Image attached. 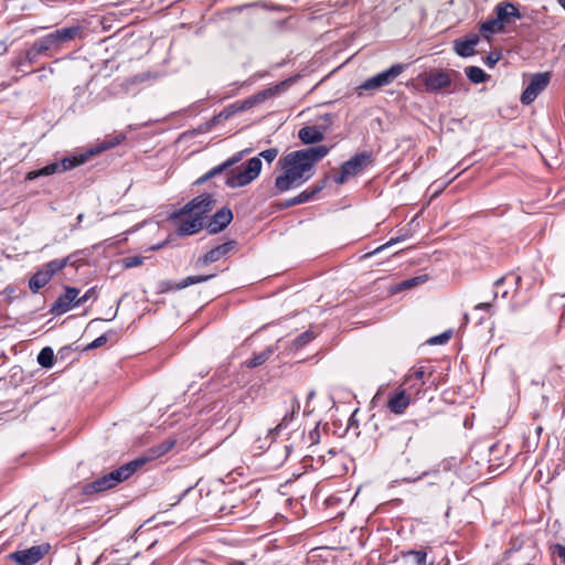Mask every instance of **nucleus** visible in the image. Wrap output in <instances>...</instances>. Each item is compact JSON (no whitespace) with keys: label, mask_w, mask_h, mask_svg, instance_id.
I'll use <instances>...</instances> for the list:
<instances>
[{"label":"nucleus","mask_w":565,"mask_h":565,"mask_svg":"<svg viewBox=\"0 0 565 565\" xmlns=\"http://www.w3.org/2000/svg\"><path fill=\"white\" fill-rule=\"evenodd\" d=\"M326 186V180L321 182V184H317L310 189H307L305 191H302L301 193H299V199H300V202L301 204L302 203H307L309 202L310 200H312L319 192L322 191V189Z\"/></svg>","instance_id":"33"},{"label":"nucleus","mask_w":565,"mask_h":565,"mask_svg":"<svg viewBox=\"0 0 565 565\" xmlns=\"http://www.w3.org/2000/svg\"><path fill=\"white\" fill-rule=\"evenodd\" d=\"M416 424L413 422L403 423L388 431L387 438L397 451H404L413 438Z\"/></svg>","instance_id":"11"},{"label":"nucleus","mask_w":565,"mask_h":565,"mask_svg":"<svg viewBox=\"0 0 565 565\" xmlns=\"http://www.w3.org/2000/svg\"><path fill=\"white\" fill-rule=\"evenodd\" d=\"M275 90L273 88L264 89L263 92L253 95L244 100L236 102L237 107L236 109H239V111H244L247 109H250L255 105L263 103L268 97H271L274 95Z\"/></svg>","instance_id":"22"},{"label":"nucleus","mask_w":565,"mask_h":565,"mask_svg":"<svg viewBox=\"0 0 565 565\" xmlns=\"http://www.w3.org/2000/svg\"><path fill=\"white\" fill-rule=\"evenodd\" d=\"M214 276H215L214 274L188 276L186 278L182 279L179 284H177L175 289L181 290L191 285L207 281V280L212 279Z\"/></svg>","instance_id":"30"},{"label":"nucleus","mask_w":565,"mask_h":565,"mask_svg":"<svg viewBox=\"0 0 565 565\" xmlns=\"http://www.w3.org/2000/svg\"><path fill=\"white\" fill-rule=\"evenodd\" d=\"M96 298H97V287H92L82 297L77 296V300L74 303L77 305V307H79V306L84 305L85 302H87L88 300H90V299L95 300Z\"/></svg>","instance_id":"41"},{"label":"nucleus","mask_w":565,"mask_h":565,"mask_svg":"<svg viewBox=\"0 0 565 565\" xmlns=\"http://www.w3.org/2000/svg\"><path fill=\"white\" fill-rule=\"evenodd\" d=\"M557 2L565 11V0H557Z\"/></svg>","instance_id":"60"},{"label":"nucleus","mask_w":565,"mask_h":565,"mask_svg":"<svg viewBox=\"0 0 565 565\" xmlns=\"http://www.w3.org/2000/svg\"><path fill=\"white\" fill-rule=\"evenodd\" d=\"M374 162L373 153L370 151H362L353 156L350 160L341 164V171L333 177L338 184L345 183L350 178L356 177L364 172V170L372 166Z\"/></svg>","instance_id":"5"},{"label":"nucleus","mask_w":565,"mask_h":565,"mask_svg":"<svg viewBox=\"0 0 565 565\" xmlns=\"http://www.w3.org/2000/svg\"><path fill=\"white\" fill-rule=\"evenodd\" d=\"M508 292H509L508 290H504V291L502 292V297H505V296L508 295Z\"/></svg>","instance_id":"62"},{"label":"nucleus","mask_w":565,"mask_h":565,"mask_svg":"<svg viewBox=\"0 0 565 565\" xmlns=\"http://www.w3.org/2000/svg\"><path fill=\"white\" fill-rule=\"evenodd\" d=\"M490 308H491L490 302H480L475 307V309H477V310H490Z\"/></svg>","instance_id":"52"},{"label":"nucleus","mask_w":565,"mask_h":565,"mask_svg":"<svg viewBox=\"0 0 565 565\" xmlns=\"http://www.w3.org/2000/svg\"><path fill=\"white\" fill-rule=\"evenodd\" d=\"M79 289L76 287H65V292L61 295L51 308V312L55 316L63 315L72 308L77 307L74 302L77 300Z\"/></svg>","instance_id":"13"},{"label":"nucleus","mask_w":565,"mask_h":565,"mask_svg":"<svg viewBox=\"0 0 565 565\" xmlns=\"http://www.w3.org/2000/svg\"><path fill=\"white\" fill-rule=\"evenodd\" d=\"M275 352V349L273 347L266 348L260 353L254 354L252 359L246 361V366L249 369H254L257 366L263 365Z\"/></svg>","instance_id":"26"},{"label":"nucleus","mask_w":565,"mask_h":565,"mask_svg":"<svg viewBox=\"0 0 565 565\" xmlns=\"http://www.w3.org/2000/svg\"><path fill=\"white\" fill-rule=\"evenodd\" d=\"M146 462L145 459H135L130 462L122 465L121 467L106 473L108 480L113 487L127 480L132 473L137 471Z\"/></svg>","instance_id":"14"},{"label":"nucleus","mask_w":565,"mask_h":565,"mask_svg":"<svg viewBox=\"0 0 565 565\" xmlns=\"http://www.w3.org/2000/svg\"><path fill=\"white\" fill-rule=\"evenodd\" d=\"M553 553L556 554L565 565V546L562 544H555L553 546Z\"/></svg>","instance_id":"48"},{"label":"nucleus","mask_w":565,"mask_h":565,"mask_svg":"<svg viewBox=\"0 0 565 565\" xmlns=\"http://www.w3.org/2000/svg\"><path fill=\"white\" fill-rule=\"evenodd\" d=\"M318 435L317 428H315L312 431H310V440L311 443L316 441V436Z\"/></svg>","instance_id":"56"},{"label":"nucleus","mask_w":565,"mask_h":565,"mask_svg":"<svg viewBox=\"0 0 565 565\" xmlns=\"http://www.w3.org/2000/svg\"><path fill=\"white\" fill-rule=\"evenodd\" d=\"M38 363L45 369H51L54 364V351L51 347L43 348L38 354Z\"/></svg>","instance_id":"29"},{"label":"nucleus","mask_w":565,"mask_h":565,"mask_svg":"<svg viewBox=\"0 0 565 565\" xmlns=\"http://www.w3.org/2000/svg\"><path fill=\"white\" fill-rule=\"evenodd\" d=\"M405 557L412 556L416 565H428L427 553L423 550H411L404 554Z\"/></svg>","instance_id":"37"},{"label":"nucleus","mask_w":565,"mask_h":565,"mask_svg":"<svg viewBox=\"0 0 565 565\" xmlns=\"http://www.w3.org/2000/svg\"><path fill=\"white\" fill-rule=\"evenodd\" d=\"M114 488L110 483V481L108 480L107 476L104 475L103 477L100 478H97L96 480L89 482V483H86L84 487H83V492L85 494H93V493H98V492H103V491H106L108 489H111Z\"/></svg>","instance_id":"24"},{"label":"nucleus","mask_w":565,"mask_h":565,"mask_svg":"<svg viewBox=\"0 0 565 565\" xmlns=\"http://www.w3.org/2000/svg\"><path fill=\"white\" fill-rule=\"evenodd\" d=\"M494 13L495 18L503 28L522 18L519 4L510 0H503L497 3L494 7Z\"/></svg>","instance_id":"12"},{"label":"nucleus","mask_w":565,"mask_h":565,"mask_svg":"<svg viewBox=\"0 0 565 565\" xmlns=\"http://www.w3.org/2000/svg\"><path fill=\"white\" fill-rule=\"evenodd\" d=\"M173 445H174V441L170 443L168 446L164 447V449L160 454L168 451Z\"/></svg>","instance_id":"57"},{"label":"nucleus","mask_w":565,"mask_h":565,"mask_svg":"<svg viewBox=\"0 0 565 565\" xmlns=\"http://www.w3.org/2000/svg\"><path fill=\"white\" fill-rule=\"evenodd\" d=\"M233 220V212L230 207L223 206L222 209L217 210L214 215L211 217L210 222L206 225L207 231L211 234H217L222 232L224 228L227 227V225Z\"/></svg>","instance_id":"15"},{"label":"nucleus","mask_w":565,"mask_h":565,"mask_svg":"<svg viewBox=\"0 0 565 565\" xmlns=\"http://www.w3.org/2000/svg\"><path fill=\"white\" fill-rule=\"evenodd\" d=\"M51 280L50 276L39 268L29 280V288L32 292H38Z\"/></svg>","instance_id":"25"},{"label":"nucleus","mask_w":565,"mask_h":565,"mask_svg":"<svg viewBox=\"0 0 565 565\" xmlns=\"http://www.w3.org/2000/svg\"><path fill=\"white\" fill-rule=\"evenodd\" d=\"M83 217H84V214H78L77 217H76V224L73 226V230L77 228L81 224V222L83 221Z\"/></svg>","instance_id":"55"},{"label":"nucleus","mask_w":565,"mask_h":565,"mask_svg":"<svg viewBox=\"0 0 565 565\" xmlns=\"http://www.w3.org/2000/svg\"><path fill=\"white\" fill-rule=\"evenodd\" d=\"M215 204L216 200L214 199L213 194L203 193L188 202L182 209L174 213V216L178 217L181 215L190 214L202 217L203 220L204 215L211 212Z\"/></svg>","instance_id":"6"},{"label":"nucleus","mask_w":565,"mask_h":565,"mask_svg":"<svg viewBox=\"0 0 565 565\" xmlns=\"http://www.w3.org/2000/svg\"><path fill=\"white\" fill-rule=\"evenodd\" d=\"M236 107H237V104L235 102L234 104L225 107L218 115L214 116L211 121L213 124H218V122L230 119L235 114L239 113V109H236Z\"/></svg>","instance_id":"31"},{"label":"nucleus","mask_w":565,"mask_h":565,"mask_svg":"<svg viewBox=\"0 0 565 565\" xmlns=\"http://www.w3.org/2000/svg\"><path fill=\"white\" fill-rule=\"evenodd\" d=\"M125 135L120 134L115 137H110L105 139L99 146H97L95 149H90L89 151L85 153H81L78 156L73 157H66L63 158L60 161H54L52 163H49L47 166L38 169L32 170L26 173L25 181H32L40 177H49L55 173H61L67 170H71L75 167H78L83 163H85L89 157L99 153L100 151L111 149L118 145H120L125 140Z\"/></svg>","instance_id":"2"},{"label":"nucleus","mask_w":565,"mask_h":565,"mask_svg":"<svg viewBox=\"0 0 565 565\" xmlns=\"http://www.w3.org/2000/svg\"><path fill=\"white\" fill-rule=\"evenodd\" d=\"M191 490V488H188L185 489V491H183V493L180 495V498L178 499L177 502H180V500Z\"/></svg>","instance_id":"58"},{"label":"nucleus","mask_w":565,"mask_h":565,"mask_svg":"<svg viewBox=\"0 0 565 565\" xmlns=\"http://www.w3.org/2000/svg\"><path fill=\"white\" fill-rule=\"evenodd\" d=\"M504 28L500 24L497 18H489L480 25V32L484 38H489L488 34L502 32Z\"/></svg>","instance_id":"27"},{"label":"nucleus","mask_w":565,"mask_h":565,"mask_svg":"<svg viewBox=\"0 0 565 565\" xmlns=\"http://www.w3.org/2000/svg\"><path fill=\"white\" fill-rule=\"evenodd\" d=\"M298 204H301V202H300L299 195H296L291 199H287L284 202H280L278 205L280 209H287V207H291V206H295Z\"/></svg>","instance_id":"45"},{"label":"nucleus","mask_w":565,"mask_h":565,"mask_svg":"<svg viewBox=\"0 0 565 565\" xmlns=\"http://www.w3.org/2000/svg\"><path fill=\"white\" fill-rule=\"evenodd\" d=\"M115 335H116V331L109 330V331L103 333L102 335H99L98 338H96L93 342H90L86 349L92 350V349L100 348L104 344H106L108 342V340L114 338Z\"/></svg>","instance_id":"36"},{"label":"nucleus","mask_w":565,"mask_h":565,"mask_svg":"<svg viewBox=\"0 0 565 565\" xmlns=\"http://www.w3.org/2000/svg\"><path fill=\"white\" fill-rule=\"evenodd\" d=\"M330 151L324 145L296 150L281 157L277 166L284 172L275 179L271 195L276 196L298 188L313 175V166Z\"/></svg>","instance_id":"1"},{"label":"nucleus","mask_w":565,"mask_h":565,"mask_svg":"<svg viewBox=\"0 0 565 565\" xmlns=\"http://www.w3.org/2000/svg\"><path fill=\"white\" fill-rule=\"evenodd\" d=\"M70 351H71V347H64L57 352V355L61 358H64L68 354Z\"/></svg>","instance_id":"53"},{"label":"nucleus","mask_w":565,"mask_h":565,"mask_svg":"<svg viewBox=\"0 0 565 565\" xmlns=\"http://www.w3.org/2000/svg\"><path fill=\"white\" fill-rule=\"evenodd\" d=\"M465 74L468 79L473 84H480L489 78V75L478 66H468L465 68Z\"/></svg>","instance_id":"28"},{"label":"nucleus","mask_w":565,"mask_h":565,"mask_svg":"<svg viewBox=\"0 0 565 565\" xmlns=\"http://www.w3.org/2000/svg\"><path fill=\"white\" fill-rule=\"evenodd\" d=\"M192 217L189 220H182L178 226V234L181 236L192 235L198 233L203 228V220L202 217H198L195 215H191Z\"/></svg>","instance_id":"23"},{"label":"nucleus","mask_w":565,"mask_h":565,"mask_svg":"<svg viewBox=\"0 0 565 565\" xmlns=\"http://www.w3.org/2000/svg\"><path fill=\"white\" fill-rule=\"evenodd\" d=\"M521 282V276L515 274H508L505 276H502L494 282V288H499L503 284H508L509 286H514L515 288L519 287Z\"/></svg>","instance_id":"35"},{"label":"nucleus","mask_w":565,"mask_h":565,"mask_svg":"<svg viewBox=\"0 0 565 565\" xmlns=\"http://www.w3.org/2000/svg\"><path fill=\"white\" fill-rule=\"evenodd\" d=\"M411 403L405 390H396L387 401V407L393 414H403Z\"/></svg>","instance_id":"19"},{"label":"nucleus","mask_w":565,"mask_h":565,"mask_svg":"<svg viewBox=\"0 0 565 565\" xmlns=\"http://www.w3.org/2000/svg\"><path fill=\"white\" fill-rule=\"evenodd\" d=\"M457 175H458V174H456V175H455V177H452L451 179H449V180H447V181H444V182H441L440 184H438V190H437V192H438L439 190L444 189V188H445L449 182H451V180H452V179H455Z\"/></svg>","instance_id":"54"},{"label":"nucleus","mask_w":565,"mask_h":565,"mask_svg":"<svg viewBox=\"0 0 565 565\" xmlns=\"http://www.w3.org/2000/svg\"><path fill=\"white\" fill-rule=\"evenodd\" d=\"M327 126H305L298 131V138L305 145H313L324 139Z\"/></svg>","instance_id":"18"},{"label":"nucleus","mask_w":565,"mask_h":565,"mask_svg":"<svg viewBox=\"0 0 565 565\" xmlns=\"http://www.w3.org/2000/svg\"><path fill=\"white\" fill-rule=\"evenodd\" d=\"M456 75V71H431L424 75L423 83L425 85L426 92L428 93H437L441 89H446L450 87L452 79L451 75Z\"/></svg>","instance_id":"10"},{"label":"nucleus","mask_w":565,"mask_h":565,"mask_svg":"<svg viewBox=\"0 0 565 565\" xmlns=\"http://www.w3.org/2000/svg\"><path fill=\"white\" fill-rule=\"evenodd\" d=\"M82 33V28L78 25L56 29L55 31L40 38L34 43L43 55L49 53L58 52L66 42L74 40Z\"/></svg>","instance_id":"4"},{"label":"nucleus","mask_w":565,"mask_h":565,"mask_svg":"<svg viewBox=\"0 0 565 565\" xmlns=\"http://www.w3.org/2000/svg\"><path fill=\"white\" fill-rule=\"evenodd\" d=\"M249 152V149H245L243 151H239L238 153L234 154L233 157L228 158L226 161H224L228 168L233 167L237 162H239L245 153Z\"/></svg>","instance_id":"44"},{"label":"nucleus","mask_w":565,"mask_h":565,"mask_svg":"<svg viewBox=\"0 0 565 565\" xmlns=\"http://www.w3.org/2000/svg\"><path fill=\"white\" fill-rule=\"evenodd\" d=\"M316 335L317 334L311 330L302 332L294 340V348L297 350L303 348L309 342H311L316 338Z\"/></svg>","instance_id":"34"},{"label":"nucleus","mask_w":565,"mask_h":565,"mask_svg":"<svg viewBox=\"0 0 565 565\" xmlns=\"http://www.w3.org/2000/svg\"><path fill=\"white\" fill-rule=\"evenodd\" d=\"M50 547V544L34 545L9 554V558L19 565H34L49 553Z\"/></svg>","instance_id":"9"},{"label":"nucleus","mask_w":565,"mask_h":565,"mask_svg":"<svg viewBox=\"0 0 565 565\" xmlns=\"http://www.w3.org/2000/svg\"><path fill=\"white\" fill-rule=\"evenodd\" d=\"M501 58V53H498V52H490L486 57H484V63L487 66L489 67H493L498 62L499 60Z\"/></svg>","instance_id":"43"},{"label":"nucleus","mask_w":565,"mask_h":565,"mask_svg":"<svg viewBox=\"0 0 565 565\" xmlns=\"http://www.w3.org/2000/svg\"><path fill=\"white\" fill-rule=\"evenodd\" d=\"M145 257L142 256H128L121 259L122 268L129 269L138 267L143 264Z\"/></svg>","instance_id":"39"},{"label":"nucleus","mask_w":565,"mask_h":565,"mask_svg":"<svg viewBox=\"0 0 565 565\" xmlns=\"http://www.w3.org/2000/svg\"><path fill=\"white\" fill-rule=\"evenodd\" d=\"M315 395V392H310L309 395H308V398H312Z\"/></svg>","instance_id":"61"},{"label":"nucleus","mask_w":565,"mask_h":565,"mask_svg":"<svg viewBox=\"0 0 565 565\" xmlns=\"http://www.w3.org/2000/svg\"><path fill=\"white\" fill-rule=\"evenodd\" d=\"M401 238L399 237H396V238H391L386 244H384L383 246L379 247L375 252H380L381 249H384L386 248L387 246H391L397 242H399Z\"/></svg>","instance_id":"51"},{"label":"nucleus","mask_w":565,"mask_h":565,"mask_svg":"<svg viewBox=\"0 0 565 565\" xmlns=\"http://www.w3.org/2000/svg\"><path fill=\"white\" fill-rule=\"evenodd\" d=\"M427 280V276L426 275H422V276H417V277H413V278H409V279H405L403 280L399 285H398V290H404V289H409V288H413L419 284H423Z\"/></svg>","instance_id":"38"},{"label":"nucleus","mask_w":565,"mask_h":565,"mask_svg":"<svg viewBox=\"0 0 565 565\" xmlns=\"http://www.w3.org/2000/svg\"><path fill=\"white\" fill-rule=\"evenodd\" d=\"M210 179H212V177L210 175L209 171L203 174L202 177H200L196 181H195V184H203L204 182L209 181Z\"/></svg>","instance_id":"50"},{"label":"nucleus","mask_w":565,"mask_h":565,"mask_svg":"<svg viewBox=\"0 0 565 565\" xmlns=\"http://www.w3.org/2000/svg\"><path fill=\"white\" fill-rule=\"evenodd\" d=\"M428 565H433V563L428 564Z\"/></svg>","instance_id":"64"},{"label":"nucleus","mask_w":565,"mask_h":565,"mask_svg":"<svg viewBox=\"0 0 565 565\" xmlns=\"http://www.w3.org/2000/svg\"><path fill=\"white\" fill-rule=\"evenodd\" d=\"M75 256H76V254H71V255H68V256H66L64 258H61L60 260H64L65 262V267L68 266V265L70 266H74L75 262H76Z\"/></svg>","instance_id":"49"},{"label":"nucleus","mask_w":565,"mask_h":565,"mask_svg":"<svg viewBox=\"0 0 565 565\" xmlns=\"http://www.w3.org/2000/svg\"><path fill=\"white\" fill-rule=\"evenodd\" d=\"M425 375L424 367H419L414 373L408 375L405 380V382H411L412 380L422 381Z\"/></svg>","instance_id":"47"},{"label":"nucleus","mask_w":565,"mask_h":565,"mask_svg":"<svg viewBox=\"0 0 565 565\" xmlns=\"http://www.w3.org/2000/svg\"><path fill=\"white\" fill-rule=\"evenodd\" d=\"M404 71V65L394 64L390 68L365 79L359 87V90H374L392 84Z\"/></svg>","instance_id":"7"},{"label":"nucleus","mask_w":565,"mask_h":565,"mask_svg":"<svg viewBox=\"0 0 565 565\" xmlns=\"http://www.w3.org/2000/svg\"><path fill=\"white\" fill-rule=\"evenodd\" d=\"M299 408V401L297 399V397H294L291 411L282 417L280 423L275 428L268 430L267 437L270 438V443L275 440L276 436L279 434L280 430L288 427V425L294 420L295 415L296 413H298Z\"/></svg>","instance_id":"21"},{"label":"nucleus","mask_w":565,"mask_h":565,"mask_svg":"<svg viewBox=\"0 0 565 565\" xmlns=\"http://www.w3.org/2000/svg\"><path fill=\"white\" fill-rule=\"evenodd\" d=\"M451 335H452V331L447 330L438 335L430 338L427 342L431 345L445 344L450 340Z\"/></svg>","instance_id":"40"},{"label":"nucleus","mask_w":565,"mask_h":565,"mask_svg":"<svg viewBox=\"0 0 565 565\" xmlns=\"http://www.w3.org/2000/svg\"><path fill=\"white\" fill-rule=\"evenodd\" d=\"M44 273H46L50 278L52 279V277L61 271L63 268H65V262L64 260H60V259H53L44 265H42L40 267Z\"/></svg>","instance_id":"32"},{"label":"nucleus","mask_w":565,"mask_h":565,"mask_svg":"<svg viewBox=\"0 0 565 565\" xmlns=\"http://www.w3.org/2000/svg\"><path fill=\"white\" fill-rule=\"evenodd\" d=\"M562 297H565V294H564V295H562Z\"/></svg>","instance_id":"63"},{"label":"nucleus","mask_w":565,"mask_h":565,"mask_svg":"<svg viewBox=\"0 0 565 565\" xmlns=\"http://www.w3.org/2000/svg\"><path fill=\"white\" fill-rule=\"evenodd\" d=\"M41 55H43V53L39 50L38 45L33 43V45L30 49L17 55V57L12 62V65L17 70H20L22 66L26 64H34Z\"/></svg>","instance_id":"20"},{"label":"nucleus","mask_w":565,"mask_h":565,"mask_svg":"<svg viewBox=\"0 0 565 565\" xmlns=\"http://www.w3.org/2000/svg\"><path fill=\"white\" fill-rule=\"evenodd\" d=\"M236 246L235 241H228L225 242L215 248H212L206 254H204L202 257L199 258V263L202 265H209L212 263H215L220 260L221 258L227 256Z\"/></svg>","instance_id":"17"},{"label":"nucleus","mask_w":565,"mask_h":565,"mask_svg":"<svg viewBox=\"0 0 565 565\" xmlns=\"http://www.w3.org/2000/svg\"><path fill=\"white\" fill-rule=\"evenodd\" d=\"M230 168L227 167V164L225 162L212 168L209 173L212 178L223 173L224 171L228 170Z\"/></svg>","instance_id":"46"},{"label":"nucleus","mask_w":565,"mask_h":565,"mask_svg":"<svg viewBox=\"0 0 565 565\" xmlns=\"http://www.w3.org/2000/svg\"><path fill=\"white\" fill-rule=\"evenodd\" d=\"M149 77H150L149 73H140V74L134 75L132 77L127 78L125 81L124 85H125V87H129L131 85H137V84L143 83Z\"/></svg>","instance_id":"42"},{"label":"nucleus","mask_w":565,"mask_h":565,"mask_svg":"<svg viewBox=\"0 0 565 565\" xmlns=\"http://www.w3.org/2000/svg\"><path fill=\"white\" fill-rule=\"evenodd\" d=\"M551 81L548 72L535 73L531 76L529 85L521 94V103L530 105L547 87Z\"/></svg>","instance_id":"8"},{"label":"nucleus","mask_w":565,"mask_h":565,"mask_svg":"<svg viewBox=\"0 0 565 565\" xmlns=\"http://www.w3.org/2000/svg\"><path fill=\"white\" fill-rule=\"evenodd\" d=\"M480 38L477 33H470L465 38L457 39L454 42V51L461 57H469L475 55L476 45L479 43Z\"/></svg>","instance_id":"16"},{"label":"nucleus","mask_w":565,"mask_h":565,"mask_svg":"<svg viewBox=\"0 0 565 565\" xmlns=\"http://www.w3.org/2000/svg\"><path fill=\"white\" fill-rule=\"evenodd\" d=\"M278 156L277 148H269L259 153L258 157L250 158L242 166L228 171L225 184L231 189H236L249 184L262 171L263 158L266 162H273Z\"/></svg>","instance_id":"3"},{"label":"nucleus","mask_w":565,"mask_h":565,"mask_svg":"<svg viewBox=\"0 0 565 565\" xmlns=\"http://www.w3.org/2000/svg\"><path fill=\"white\" fill-rule=\"evenodd\" d=\"M291 446H285V450H286V457L289 455V452L291 451Z\"/></svg>","instance_id":"59"}]
</instances>
